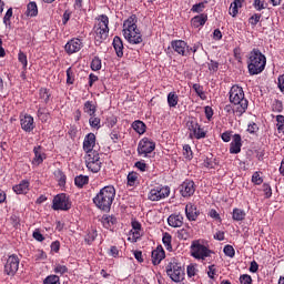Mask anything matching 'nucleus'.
<instances>
[{
  "label": "nucleus",
  "mask_w": 284,
  "mask_h": 284,
  "mask_svg": "<svg viewBox=\"0 0 284 284\" xmlns=\"http://www.w3.org/2000/svg\"><path fill=\"white\" fill-rule=\"evenodd\" d=\"M229 100L234 105L233 112L237 116H243L247 112L250 102L245 99V91L241 87L235 84L231 88Z\"/></svg>",
  "instance_id": "obj_1"
},
{
  "label": "nucleus",
  "mask_w": 284,
  "mask_h": 284,
  "mask_svg": "<svg viewBox=\"0 0 284 284\" xmlns=\"http://www.w3.org/2000/svg\"><path fill=\"white\" fill-rule=\"evenodd\" d=\"M139 19L136 14H132L123 23V34L124 39L129 41V43H133L134 45H139V43H143V36L141 34V30L136 26Z\"/></svg>",
  "instance_id": "obj_2"
},
{
  "label": "nucleus",
  "mask_w": 284,
  "mask_h": 284,
  "mask_svg": "<svg viewBox=\"0 0 284 284\" xmlns=\"http://www.w3.org/2000/svg\"><path fill=\"white\" fill-rule=\"evenodd\" d=\"M114 196H116V190L112 185L104 186L100 190L95 197H93V203L102 210L103 212H110L112 203H114Z\"/></svg>",
  "instance_id": "obj_3"
},
{
  "label": "nucleus",
  "mask_w": 284,
  "mask_h": 284,
  "mask_svg": "<svg viewBox=\"0 0 284 284\" xmlns=\"http://www.w3.org/2000/svg\"><path fill=\"white\" fill-rule=\"evenodd\" d=\"M265 65H267V58H265V54H263L258 49H253L248 53V74H251V77L261 74V72L265 70Z\"/></svg>",
  "instance_id": "obj_4"
},
{
  "label": "nucleus",
  "mask_w": 284,
  "mask_h": 284,
  "mask_svg": "<svg viewBox=\"0 0 284 284\" xmlns=\"http://www.w3.org/2000/svg\"><path fill=\"white\" fill-rule=\"evenodd\" d=\"M110 18L106 14H100L95 18L93 27L95 45H101L110 34Z\"/></svg>",
  "instance_id": "obj_5"
},
{
  "label": "nucleus",
  "mask_w": 284,
  "mask_h": 284,
  "mask_svg": "<svg viewBox=\"0 0 284 284\" xmlns=\"http://www.w3.org/2000/svg\"><path fill=\"white\" fill-rule=\"evenodd\" d=\"M166 274L174 283H181L185 278V270L175 261L166 265Z\"/></svg>",
  "instance_id": "obj_6"
},
{
  "label": "nucleus",
  "mask_w": 284,
  "mask_h": 284,
  "mask_svg": "<svg viewBox=\"0 0 284 284\" xmlns=\"http://www.w3.org/2000/svg\"><path fill=\"white\" fill-rule=\"evenodd\" d=\"M85 163L89 172H93V174L101 172L102 163L99 152L94 151L91 153H87Z\"/></svg>",
  "instance_id": "obj_7"
},
{
  "label": "nucleus",
  "mask_w": 284,
  "mask_h": 284,
  "mask_svg": "<svg viewBox=\"0 0 284 284\" xmlns=\"http://www.w3.org/2000/svg\"><path fill=\"white\" fill-rule=\"evenodd\" d=\"M156 150V143L149 138H143L138 144L139 156L148 158Z\"/></svg>",
  "instance_id": "obj_8"
},
{
  "label": "nucleus",
  "mask_w": 284,
  "mask_h": 284,
  "mask_svg": "<svg viewBox=\"0 0 284 284\" xmlns=\"http://www.w3.org/2000/svg\"><path fill=\"white\" fill-rule=\"evenodd\" d=\"M170 196V186H163V185H158L153 189L150 190L148 194L149 201H163V199H168Z\"/></svg>",
  "instance_id": "obj_9"
},
{
  "label": "nucleus",
  "mask_w": 284,
  "mask_h": 284,
  "mask_svg": "<svg viewBox=\"0 0 284 284\" xmlns=\"http://www.w3.org/2000/svg\"><path fill=\"white\" fill-rule=\"evenodd\" d=\"M210 254H212V251L207 248V246L200 244L199 241H194L192 243L191 256H193V258H201L202 261H205Z\"/></svg>",
  "instance_id": "obj_10"
},
{
  "label": "nucleus",
  "mask_w": 284,
  "mask_h": 284,
  "mask_svg": "<svg viewBox=\"0 0 284 284\" xmlns=\"http://www.w3.org/2000/svg\"><path fill=\"white\" fill-rule=\"evenodd\" d=\"M72 207V203L70 202V197L65 195V193L58 194L53 197L52 210L68 212Z\"/></svg>",
  "instance_id": "obj_11"
},
{
  "label": "nucleus",
  "mask_w": 284,
  "mask_h": 284,
  "mask_svg": "<svg viewBox=\"0 0 284 284\" xmlns=\"http://www.w3.org/2000/svg\"><path fill=\"white\" fill-rule=\"evenodd\" d=\"M19 256L14 254L10 255L4 264V274H7V276H14V274L19 272Z\"/></svg>",
  "instance_id": "obj_12"
},
{
  "label": "nucleus",
  "mask_w": 284,
  "mask_h": 284,
  "mask_svg": "<svg viewBox=\"0 0 284 284\" xmlns=\"http://www.w3.org/2000/svg\"><path fill=\"white\" fill-rule=\"evenodd\" d=\"M186 128L190 130V136H194L195 139H205V131L201 129L196 119L192 118L186 122Z\"/></svg>",
  "instance_id": "obj_13"
},
{
  "label": "nucleus",
  "mask_w": 284,
  "mask_h": 284,
  "mask_svg": "<svg viewBox=\"0 0 284 284\" xmlns=\"http://www.w3.org/2000/svg\"><path fill=\"white\" fill-rule=\"evenodd\" d=\"M171 48L176 54H180L181 57H187L190 54V47L187 45V42L183 40H173L171 41Z\"/></svg>",
  "instance_id": "obj_14"
},
{
  "label": "nucleus",
  "mask_w": 284,
  "mask_h": 284,
  "mask_svg": "<svg viewBox=\"0 0 284 284\" xmlns=\"http://www.w3.org/2000/svg\"><path fill=\"white\" fill-rule=\"evenodd\" d=\"M83 48V40L73 38L67 42L64 50L67 54H77Z\"/></svg>",
  "instance_id": "obj_15"
},
{
  "label": "nucleus",
  "mask_w": 284,
  "mask_h": 284,
  "mask_svg": "<svg viewBox=\"0 0 284 284\" xmlns=\"http://www.w3.org/2000/svg\"><path fill=\"white\" fill-rule=\"evenodd\" d=\"M195 192L196 185L192 180L184 181L180 186V193L184 199H190V196H193Z\"/></svg>",
  "instance_id": "obj_16"
},
{
  "label": "nucleus",
  "mask_w": 284,
  "mask_h": 284,
  "mask_svg": "<svg viewBox=\"0 0 284 284\" xmlns=\"http://www.w3.org/2000/svg\"><path fill=\"white\" fill-rule=\"evenodd\" d=\"M94 145H97V135L94 133H89L85 135L83 141V150L87 152V154H90L92 152H97L94 150Z\"/></svg>",
  "instance_id": "obj_17"
},
{
  "label": "nucleus",
  "mask_w": 284,
  "mask_h": 284,
  "mask_svg": "<svg viewBox=\"0 0 284 284\" xmlns=\"http://www.w3.org/2000/svg\"><path fill=\"white\" fill-rule=\"evenodd\" d=\"M20 124L24 132H32V130H34V118H32L30 114H24L20 119Z\"/></svg>",
  "instance_id": "obj_18"
},
{
  "label": "nucleus",
  "mask_w": 284,
  "mask_h": 284,
  "mask_svg": "<svg viewBox=\"0 0 284 284\" xmlns=\"http://www.w3.org/2000/svg\"><path fill=\"white\" fill-rule=\"evenodd\" d=\"M163 258H165V251L163 250V246L159 245L155 250L152 251L151 261L153 265H160Z\"/></svg>",
  "instance_id": "obj_19"
},
{
  "label": "nucleus",
  "mask_w": 284,
  "mask_h": 284,
  "mask_svg": "<svg viewBox=\"0 0 284 284\" xmlns=\"http://www.w3.org/2000/svg\"><path fill=\"white\" fill-rule=\"evenodd\" d=\"M243 146V143L241 141V134H234L233 141L230 145V153L231 154H239L241 152V148Z\"/></svg>",
  "instance_id": "obj_20"
},
{
  "label": "nucleus",
  "mask_w": 284,
  "mask_h": 284,
  "mask_svg": "<svg viewBox=\"0 0 284 284\" xmlns=\"http://www.w3.org/2000/svg\"><path fill=\"white\" fill-rule=\"evenodd\" d=\"M12 190L16 194H28L30 192V181L22 180L19 184L13 185Z\"/></svg>",
  "instance_id": "obj_21"
},
{
  "label": "nucleus",
  "mask_w": 284,
  "mask_h": 284,
  "mask_svg": "<svg viewBox=\"0 0 284 284\" xmlns=\"http://www.w3.org/2000/svg\"><path fill=\"white\" fill-rule=\"evenodd\" d=\"M185 214H186V219L189 221H196V219H199V214H201V212L197 211V209L194 204L189 203L185 206Z\"/></svg>",
  "instance_id": "obj_22"
},
{
  "label": "nucleus",
  "mask_w": 284,
  "mask_h": 284,
  "mask_svg": "<svg viewBox=\"0 0 284 284\" xmlns=\"http://www.w3.org/2000/svg\"><path fill=\"white\" fill-rule=\"evenodd\" d=\"M33 154H34V158L32 160L33 165H41V163L45 161V153H43V149L41 146H34Z\"/></svg>",
  "instance_id": "obj_23"
},
{
  "label": "nucleus",
  "mask_w": 284,
  "mask_h": 284,
  "mask_svg": "<svg viewBox=\"0 0 284 284\" xmlns=\"http://www.w3.org/2000/svg\"><path fill=\"white\" fill-rule=\"evenodd\" d=\"M204 23H207V13H202L191 19V26L193 28H201Z\"/></svg>",
  "instance_id": "obj_24"
},
{
  "label": "nucleus",
  "mask_w": 284,
  "mask_h": 284,
  "mask_svg": "<svg viewBox=\"0 0 284 284\" xmlns=\"http://www.w3.org/2000/svg\"><path fill=\"white\" fill-rule=\"evenodd\" d=\"M112 45L114 48L116 57H119V59H122V57H123V48H124L123 47V40L120 37L115 36L113 38Z\"/></svg>",
  "instance_id": "obj_25"
},
{
  "label": "nucleus",
  "mask_w": 284,
  "mask_h": 284,
  "mask_svg": "<svg viewBox=\"0 0 284 284\" xmlns=\"http://www.w3.org/2000/svg\"><path fill=\"white\" fill-rule=\"evenodd\" d=\"M170 227H181L183 225V216L181 214H171L168 217Z\"/></svg>",
  "instance_id": "obj_26"
},
{
  "label": "nucleus",
  "mask_w": 284,
  "mask_h": 284,
  "mask_svg": "<svg viewBox=\"0 0 284 284\" xmlns=\"http://www.w3.org/2000/svg\"><path fill=\"white\" fill-rule=\"evenodd\" d=\"M37 14H39V7L37 6V2H29L27 6V17H37Z\"/></svg>",
  "instance_id": "obj_27"
},
{
  "label": "nucleus",
  "mask_w": 284,
  "mask_h": 284,
  "mask_svg": "<svg viewBox=\"0 0 284 284\" xmlns=\"http://www.w3.org/2000/svg\"><path fill=\"white\" fill-rule=\"evenodd\" d=\"M128 185L130 187H134V185H139V173L132 171L126 176Z\"/></svg>",
  "instance_id": "obj_28"
},
{
  "label": "nucleus",
  "mask_w": 284,
  "mask_h": 284,
  "mask_svg": "<svg viewBox=\"0 0 284 284\" xmlns=\"http://www.w3.org/2000/svg\"><path fill=\"white\" fill-rule=\"evenodd\" d=\"M115 223H116V219L114 216H111V215L102 216V225L103 227H105V230H110V227H112V225H114Z\"/></svg>",
  "instance_id": "obj_29"
},
{
  "label": "nucleus",
  "mask_w": 284,
  "mask_h": 284,
  "mask_svg": "<svg viewBox=\"0 0 284 284\" xmlns=\"http://www.w3.org/2000/svg\"><path fill=\"white\" fill-rule=\"evenodd\" d=\"M83 111L89 114V116H94L97 114V105H94V102L92 101H87L84 103Z\"/></svg>",
  "instance_id": "obj_30"
},
{
  "label": "nucleus",
  "mask_w": 284,
  "mask_h": 284,
  "mask_svg": "<svg viewBox=\"0 0 284 284\" xmlns=\"http://www.w3.org/2000/svg\"><path fill=\"white\" fill-rule=\"evenodd\" d=\"M145 123L141 120H136L132 123V129L138 133V134H145Z\"/></svg>",
  "instance_id": "obj_31"
},
{
  "label": "nucleus",
  "mask_w": 284,
  "mask_h": 284,
  "mask_svg": "<svg viewBox=\"0 0 284 284\" xmlns=\"http://www.w3.org/2000/svg\"><path fill=\"white\" fill-rule=\"evenodd\" d=\"M162 243L168 252H172V235L170 233H163Z\"/></svg>",
  "instance_id": "obj_32"
},
{
  "label": "nucleus",
  "mask_w": 284,
  "mask_h": 284,
  "mask_svg": "<svg viewBox=\"0 0 284 284\" xmlns=\"http://www.w3.org/2000/svg\"><path fill=\"white\" fill-rule=\"evenodd\" d=\"M246 213L242 209H233L232 219L233 221H245Z\"/></svg>",
  "instance_id": "obj_33"
},
{
  "label": "nucleus",
  "mask_w": 284,
  "mask_h": 284,
  "mask_svg": "<svg viewBox=\"0 0 284 284\" xmlns=\"http://www.w3.org/2000/svg\"><path fill=\"white\" fill-rule=\"evenodd\" d=\"M168 103L169 108H176V105H179V95L176 92H170L168 94Z\"/></svg>",
  "instance_id": "obj_34"
},
{
  "label": "nucleus",
  "mask_w": 284,
  "mask_h": 284,
  "mask_svg": "<svg viewBox=\"0 0 284 284\" xmlns=\"http://www.w3.org/2000/svg\"><path fill=\"white\" fill-rule=\"evenodd\" d=\"M39 94H40V99L43 101V103H45V104L50 103V98L52 97V93L50 92L49 89L41 88Z\"/></svg>",
  "instance_id": "obj_35"
},
{
  "label": "nucleus",
  "mask_w": 284,
  "mask_h": 284,
  "mask_svg": "<svg viewBox=\"0 0 284 284\" xmlns=\"http://www.w3.org/2000/svg\"><path fill=\"white\" fill-rule=\"evenodd\" d=\"M74 183L77 187H83V185H88V183H90V178L87 175H78L74 179Z\"/></svg>",
  "instance_id": "obj_36"
},
{
  "label": "nucleus",
  "mask_w": 284,
  "mask_h": 284,
  "mask_svg": "<svg viewBox=\"0 0 284 284\" xmlns=\"http://www.w3.org/2000/svg\"><path fill=\"white\" fill-rule=\"evenodd\" d=\"M38 118L42 123H48V119H50V113L48 112L47 108H39L38 109Z\"/></svg>",
  "instance_id": "obj_37"
},
{
  "label": "nucleus",
  "mask_w": 284,
  "mask_h": 284,
  "mask_svg": "<svg viewBox=\"0 0 284 284\" xmlns=\"http://www.w3.org/2000/svg\"><path fill=\"white\" fill-rule=\"evenodd\" d=\"M253 8L257 11L261 12L262 10H266L267 8V2L265 0H254L253 2Z\"/></svg>",
  "instance_id": "obj_38"
},
{
  "label": "nucleus",
  "mask_w": 284,
  "mask_h": 284,
  "mask_svg": "<svg viewBox=\"0 0 284 284\" xmlns=\"http://www.w3.org/2000/svg\"><path fill=\"white\" fill-rule=\"evenodd\" d=\"M43 284H61V278L58 275H48L43 280Z\"/></svg>",
  "instance_id": "obj_39"
},
{
  "label": "nucleus",
  "mask_w": 284,
  "mask_h": 284,
  "mask_svg": "<svg viewBox=\"0 0 284 284\" xmlns=\"http://www.w3.org/2000/svg\"><path fill=\"white\" fill-rule=\"evenodd\" d=\"M97 236L98 233L95 230L90 231L84 239L87 245H92V243H94V241L97 240Z\"/></svg>",
  "instance_id": "obj_40"
},
{
  "label": "nucleus",
  "mask_w": 284,
  "mask_h": 284,
  "mask_svg": "<svg viewBox=\"0 0 284 284\" xmlns=\"http://www.w3.org/2000/svg\"><path fill=\"white\" fill-rule=\"evenodd\" d=\"M89 124L94 129V130H100L101 128V119L97 118L94 115H91L89 119Z\"/></svg>",
  "instance_id": "obj_41"
},
{
  "label": "nucleus",
  "mask_w": 284,
  "mask_h": 284,
  "mask_svg": "<svg viewBox=\"0 0 284 284\" xmlns=\"http://www.w3.org/2000/svg\"><path fill=\"white\" fill-rule=\"evenodd\" d=\"M101 60L99 57H94L91 61V70H93V72H99V70H101Z\"/></svg>",
  "instance_id": "obj_42"
},
{
  "label": "nucleus",
  "mask_w": 284,
  "mask_h": 284,
  "mask_svg": "<svg viewBox=\"0 0 284 284\" xmlns=\"http://www.w3.org/2000/svg\"><path fill=\"white\" fill-rule=\"evenodd\" d=\"M276 121H277L276 128H277L278 134H284V115H277Z\"/></svg>",
  "instance_id": "obj_43"
},
{
  "label": "nucleus",
  "mask_w": 284,
  "mask_h": 284,
  "mask_svg": "<svg viewBox=\"0 0 284 284\" xmlns=\"http://www.w3.org/2000/svg\"><path fill=\"white\" fill-rule=\"evenodd\" d=\"M225 256H229L230 258H234L236 251H234L233 245H225L223 250Z\"/></svg>",
  "instance_id": "obj_44"
},
{
  "label": "nucleus",
  "mask_w": 284,
  "mask_h": 284,
  "mask_svg": "<svg viewBox=\"0 0 284 284\" xmlns=\"http://www.w3.org/2000/svg\"><path fill=\"white\" fill-rule=\"evenodd\" d=\"M239 8H242L241 4L232 2L229 9V14H231V17H236V14H239Z\"/></svg>",
  "instance_id": "obj_45"
},
{
  "label": "nucleus",
  "mask_w": 284,
  "mask_h": 284,
  "mask_svg": "<svg viewBox=\"0 0 284 284\" xmlns=\"http://www.w3.org/2000/svg\"><path fill=\"white\" fill-rule=\"evenodd\" d=\"M183 156L189 161H192L193 154H192V148L190 146V144H185L183 146Z\"/></svg>",
  "instance_id": "obj_46"
},
{
  "label": "nucleus",
  "mask_w": 284,
  "mask_h": 284,
  "mask_svg": "<svg viewBox=\"0 0 284 284\" xmlns=\"http://www.w3.org/2000/svg\"><path fill=\"white\" fill-rule=\"evenodd\" d=\"M53 272H54L55 274H60V276H63V274H68V266L61 265V264H57V265L54 266Z\"/></svg>",
  "instance_id": "obj_47"
},
{
  "label": "nucleus",
  "mask_w": 284,
  "mask_h": 284,
  "mask_svg": "<svg viewBox=\"0 0 284 284\" xmlns=\"http://www.w3.org/2000/svg\"><path fill=\"white\" fill-rule=\"evenodd\" d=\"M193 90L200 97V99L205 100V92L203 91V87L201 84H193Z\"/></svg>",
  "instance_id": "obj_48"
},
{
  "label": "nucleus",
  "mask_w": 284,
  "mask_h": 284,
  "mask_svg": "<svg viewBox=\"0 0 284 284\" xmlns=\"http://www.w3.org/2000/svg\"><path fill=\"white\" fill-rule=\"evenodd\" d=\"M110 139L113 143H118L121 141V132H119L116 129L112 130L110 133Z\"/></svg>",
  "instance_id": "obj_49"
},
{
  "label": "nucleus",
  "mask_w": 284,
  "mask_h": 284,
  "mask_svg": "<svg viewBox=\"0 0 284 284\" xmlns=\"http://www.w3.org/2000/svg\"><path fill=\"white\" fill-rule=\"evenodd\" d=\"M261 13H255L248 19V23L252 26V28H256L258 21H261Z\"/></svg>",
  "instance_id": "obj_50"
},
{
  "label": "nucleus",
  "mask_w": 284,
  "mask_h": 284,
  "mask_svg": "<svg viewBox=\"0 0 284 284\" xmlns=\"http://www.w3.org/2000/svg\"><path fill=\"white\" fill-rule=\"evenodd\" d=\"M252 183H254V185H261L263 184V178L261 176L260 172H254L252 175Z\"/></svg>",
  "instance_id": "obj_51"
},
{
  "label": "nucleus",
  "mask_w": 284,
  "mask_h": 284,
  "mask_svg": "<svg viewBox=\"0 0 284 284\" xmlns=\"http://www.w3.org/2000/svg\"><path fill=\"white\" fill-rule=\"evenodd\" d=\"M12 8H9L3 17V23L4 26H10V19H12Z\"/></svg>",
  "instance_id": "obj_52"
},
{
  "label": "nucleus",
  "mask_w": 284,
  "mask_h": 284,
  "mask_svg": "<svg viewBox=\"0 0 284 284\" xmlns=\"http://www.w3.org/2000/svg\"><path fill=\"white\" fill-rule=\"evenodd\" d=\"M263 192H264L265 199H272V186H270V184L267 183L263 184Z\"/></svg>",
  "instance_id": "obj_53"
},
{
  "label": "nucleus",
  "mask_w": 284,
  "mask_h": 284,
  "mask_svg": "<svg viewBox=\"0 0 284 284\" xmlns=\"http://www.w3.org/2000/svg\"><path fill=\"white\" fill-rule=\"evenodd\" d=\"M119 123V119L115 115H111L106 119V125L108 128H114Z\"/></svg>",
  "instance_id": "obj_54"
},
{
  "label": "nucleus",
  "mask_w": 284,
  "mask_h": 284,
  "mask_svg": "<svg viewBox=\"0 0 284 284\" xmlns=\"http://www.w3.org/2000/svg\"><path fill=\"white\" fill-rule=\"evenodd\" d=\"M203 10H205V3L203 2L194 4L191 9L192 12H197V13L203 12Z\"/></svg>",
  "instance_id": "obj_55"
},
{
  "label": "nucleus",
  "mask_w": 284,
  "mask_h": 284,
  "mask_svg": "<svg viewBox=\"0 0 284 284\" xmlns=\"http://www.w3.org/2000/svg\"><path fill=\"white\" fill-rule=\"evenodd\" d=\"M74 72H72V68H69L68 70H67V83L69 84V85H72V83H74Z\"/></svg>",
  "instance_id": "obj_56"
},
{
  "label": "nucleus",
  "mask_w": 284,
  "mask_h": 284,
  "mask_svg": "<svg viewBox=\"0 0 284 284\" xmlns=\"http://www.w3.org/2000/svg\"><path fill=\"white\" fill-rule=\"evenodd\" d=\"M18 59L20 63H22L23 68H28V55H26V53L20 51L18 54Z\"/></svg>",
  "instance_id": "obj_57"
},
{
  "label": "nucleus",
  "mask_w": 284,
  "mask_h": 284,
  "mask_svg": "<svg viewBox=\"0 0 284 284\" xmlns=\"http://www.w3.org/2000/svg\"><path fill=\"white\" fill-rule=\"evenodd\" d=\"M240 283L241 284H252V276H250L248 274L241 275Z\"/></svg>",
  "instance_id": "obj_58"
},
{
  "label": "nucleus",
  "mask_w": 284,
  "mask_h": 284,
  "mask_svg": "<svg viewBox=\"0 0 284 284\" xmlns=\"http://www.w3.org/2000/svg\"><path fill=\"white\" fill-rule=\"evenodd\" d=\"M186 274L189 276V278H192V276H196V267H194V265H189L186 267Z\"/></svg>",
  "instance_id": "obj_59"
},
{
  "label": "nucleus",
  "mask_w": 284,
  "mask_h": 284,
  "mask_svg": "<svg viewBox=\"0 0 284 284\" xmlns=\"http://www.w3.org/2000/svg\"><path fill=\"white\" fill-rule=\"evenodd\" d=\"M204 112H205V116H206L207 121H210V119H212V116H214V110H212V106H205Z\"/></svg>",
  "instance_id": "obj_60"
},
{
  "label": "nucleus",
  "mask_w": 284,
  "mask_h": 284,
  "mask_svg": "<svg viewBox=\"0 0 284 284\" xmlns=\"http://www.w3.org/2000/svg\"><path fill=\"white\" fill-rule=\"evenodd\" d=\"M71 17H72V12H70L69 10L64 11L63 17H62L63 26L68 24V21H70Z\"/></svg>",
  "instance_id": "obj_61"
},
{
  "label": "nucleus",
  "mask_w": 284,
  "mask_h": 284,
  "mask_svg": "<svg viewBox=\"0 0 284 284\" xmlns=\"http://www.w3.org/2000/svg\"><path fill=\"white\" fill-rule=\"evenodd\" d=\"M135 166L140 172H145V170H148V164H145V162L138 161L135 162Z\"/></svg>",
  "instance_id": "obj_62"
},
{
  "label": "nucleus",
  "mask_w": 284,
  "mask_h": 284,
  "mask_svg": "<svg viewBox=\"0 0 284 284\" xmlns=\"http://www.w3.org/2000/svg\"><path fill=\"white\" fill-rule=\"evenodd\" d=\"M33 239H36V241H40V242L45 240V237H43V234H41V231H39V230H36L33 232Z\"/></svg>",
  "instance_id": "obj_63"
},
{
  "label": "nucleus",
  "mask_w": 284,
  "mask_h": 284,
  "mask_svg": "<svg viewBox=\"0 0 284 284\" xmlns=\"http://www.w3.org/2000/svg\"><path fill=\"white\" fill-rule=\"evenodd\" d=\"M277 81L278 89L284 93V74L280 75Z\"/></svg>",
  "instance_id": "obj_64"
}]
</instances>
